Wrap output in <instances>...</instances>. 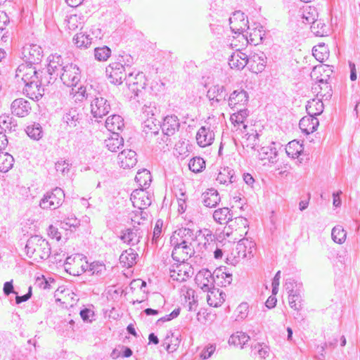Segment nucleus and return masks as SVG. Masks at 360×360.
<instances>
[{
  "label": "nucleus",
  "mask_w": 360,
  "mask_h": 360,
  "mask_svg": "<svg viewBox=\"0 0 360 360\" xmlns=\"http://www.w3.org/2000/svg\"><path fill=\"white\" fill-rule=\"evenodd\" d=\"M27 134L34 140H39L43 136L42 127L39 123H33L27 127Z\"/></svg>",
  "instance_id": "49"
},
{
  "label": "nucleus",
  "mask_w": 360,
  "mask_h": 360,
  "mask_svg": "<svg viewBox=\"0 0 360 360\" xmlns=\"http://www.w3.org/2000/svg\"><path fill=\"white\" fill-rule=\"evenodd\" d=\"M137 257L138 254L136 251L132 248H129L122 252L120 256V262L123 266L129 268L136 263Z\"/></svg>",
  "instance_id": "35"
},
{
  "label": "nucleus",
  "mask_w": 360,
  "mask_h": 360,
  "mask_svg": "<svg viewBox=\"0 0 360 360\" xmlns=\"http://www.w3.org/2000/svg\"><path fill=\"white\" fill-rule=\"evenodd\" d=\"M34 64L22 63L20 65L15 72V78L18 81H22L24 84L31 82L32 80L37 79L43 75L44 72H38Z\"/></svg>",
  "instance_id": "8"
},
{
  "label": "nucleus",
  "mask_w": 360,
  "mask_h": 360,
  "mask_svg": "<svg viewBox=\"0 0 360 360\" xmlns=\"http://www.w3.org/2000/svg\"><path fill=\"white\" fill-rule=\"evenodd\" d=\"M80 224V221L76 218L74 214H71L60 221V226L62 228L68 229V228L77 227Z\"/></svg>",
  "instance_id": "58"
},
{
  "label": "nucleus",
  "mask_w": 360,
  "mask_h": 360,
  "mask_svg": "<svg viewBox=\"0 0 360 360\" xmlns=\"http://www.w3.org/2000/svg\"><path fill=\"white\" fill-rule=\"evenodd\" d=\"M255 248V243L248 238L240 240L236 244H234L231 251L227 254L226 263L233 266L236 265L240 259L252 256Z\"/></svg>",
  "instance_id": "3"
},
{
  "label": "nucleus",
  "mask_w": 360,
  "mask_h": 360,
  "mask_svg": "<svg viewBox=\"0 0 360 360\" xmlns=\"http://www.w3.org/2000/svg\"><path fill=\"white\" fill-rule=\"evenodd\" d=\"M311 30L318 37H323L328 34L327 25L322 20H318V18L311 24Z\"/></svg>",
  "instance_id": "47"
},
{
  "label": "nucleus",
  "mask_w": 360,
  "mask_h": 360,
  "mask_svg": "<svg viewBox=\"0 0 360 360\" xmlns=\"http://www.w3.org/2000/svg\"><path fill=\"white\" fill-rule=\"evenodd\" d=\"M80 115L75 109H71L66 112L63 117V120L70 128H74L79 123Z\"/></svg>",
  "instance_id": "42"
},
{
  "label": "nucleus",
  "mask_w": 360,
  "mask_h": 360,
  "mask_svg": "<svg viewBox=\"0 0 360 360\" xmlns=\"http://www.w3.org/2000/svg\"><path fill=\"white\" fill-rule=\"evenodd\" d=\"M64 198V191L56 187L44 195L40 200L39 206L44 210H56L62 205Z\"/></svg>",
  "instance_id": "6"
},
{
  "label": "nucleus",
  "mask_w": 360,
  "mask_h": 360,
  "mask_svg": "<svg viewBox=\"0 0 360 360\" xmlns=\"http://www.w3.org/2000/svg\"><path fill=\"white\" fill-rule=\"evenodd\" d=\"M249 115V111L246 108H238L237 112L231 114L230 120L233 124H243Z\"/></svg>",
  "instance_id": "50"
},
{
  "label": "nucleus",
  "mask_w": 360,
  "mask_h": 360,
  "mask_svg": "<svg viewBox=\"0 0 360 360\" xmlns=\"http://www.w3.org/2000/svg\"><path fill=\"white\" fill-rule=\"evenodd\" d=\"M111 55V50L107 46L97 47L94 49L95 58L98 61H106Z\"/></svg>",
  "instance_id": "53"
},
{
  "label": "nucleus",
  "mask_w": 360,
  "mask_h": 360,
  "mask_svg": "<svg viewBox=\"0 0 360 360\" xmlns=\"http://www.w3.org/2000/svg\"><path fill=\"white\" fill-rule=\"evenodd\" d=\"M157 112V109L154 105H144L143 108V114L147 117V120L145 121V126L149 127H150V122H151L153 123V121L152 120L153 119V116L155 115V113Z\"/></svg>",
  "instance_id": "57"
},
{
  "label": "nucleus",
  "mask_w": 360,
  "mask_h": 360,
  "mask_svg": "<svg viewBox=\"0 0 360 360\" xmlns=\"http://www.w3.org/2000/svg\"><path fill=\"white\" fill-rule=\"evenodd\" d=\"M230 28L233 32L243 33L248 28V20L240 11H235L229 18Z\"/></svg>",
  "instance_id": "15"
},
{
  "label": "nucleus",
  "mask_w": 360,
  "mask_h": 360,
  "mask_svg": "<svg viewBox=\"0 0 360 360\" xmlns=\"http://www.w3.org/2000/svg\"><path fill=\"white\" fill-rule=\"evenodd\" d=\"M179 335H174L171 331L169 332L165 338L162 345L169 353H172L177 349L180 344Z\"/></svg>",
  "instance_id": "36"
},
{
  "label": "nucleus",
  "mask_w": 360,
  "mask_h": 360,
  "mask_svg": "<svg viewBox=\"0 0 360 360\" xmlns=\"http://www.w3.org/2000/svg\"><path fill=\"white\" fill-rule=\"evenodd\" d=\"M248 226V221L246 218L243 217H235L230 220V222L229 224V227L233 229H235L236 231L240 229H246Z\"/></svg>",
  "instance_id": "55"
},
{
  "label": "nucleus",
  "mask_w": 360,
  "mask_h": 360,
  "mask_svg": "<svg viewBox=\"0 0 360 360\" xmlns=\"http://www.w3.org/2000/svg\"><path fill=\"white\" fill-rule=\"evenodd\" d=\"M73 41L78 48L86 49L91 45L92 38L89 34L79 32L74 37Z\"/></svg>",
  "instance_id": "46"
},
{
  "label": "nucleus",
  "mask_w": 360,
  "mask_h": 360,
  "mask_svg": "<svg viewBox=\"0 0 360 360\" xmlns=\"http://www.w3.org/2000/svg\"><path fill=\"white\" fill-rule=\"evenodd\" d=\"M180 314V308H176L173 310L169 314H167L160 319H159L156 324L160 326L161 323H165L166 321H171L175 318H176Z\"/></svg>",
  "instance_id": "61"
},
{
  "label": "nucleus",
  "mask_w": 360,
  "mask_h": 360,
  "mask_svg": "<svg viewBox=\"0 0 360 360\" xmlns=\"http://www.w3.org/2000/svg\"><path fill=\"white\" fill-rule=\"evenodd\" d=\"M51 83L46 75H40V77L25 84L23 93L30 98L38 101L44 94L41 85Z\"/></svg>",
  "instance_id": "5"
},
{
  "label": "nucleus",
  "mask_w": 360,
  "mask_h": 360,
  "mask_svg": "<svg viewBox=\"0 0 360 360\" xmlns=\"http://www.w3.org/2000/svg\"><path fill=\"white\" fill-rule=\"evenodd\" d=\"M180 123L177 116L167 115L161 125L162 133L167 136L174 135L179 129Z\"/></svg>",
  "instance_id": "22"
},
{
  "label": "nucleus",
  "mask_w": 360,
  "mask_h": 360,
  "mask_svg": "<svg viewBox=\"0 0 360 360\" xmlns=\"http://www.w3.org/2000/svg\"><path fill=\"white\" fill-rule=\"evenodd\" d=\"M233 217V213L228 207H222L215 210L213 212L214 220L220 224H228Z\"/></svg>",
  "instance_id": "33"
},
{
  "label": "nucleus",
  "mask_w": 360,
  "mask_h": 360,
  "mask_svg": "<svg viewBox=\"0 0 360 360\" xmlns=\"http://www.w3.org/2000/svg\"><path fill=\"white\" fill-rule=\"evenodd\" d=\"M194 274L193 269L191 265L186 262H176L169 267L170 277L179 282L186 281Z\"/></svg>",
  "instance_id": "7"
},
{
  "label": "nucleus",
  "mask_w": 360,
  "mask_h": 360,
  "mask_svg": "<svg viewBox=\"0 0 360 360\" xmlns=\"http://www.w3.org/2000/svg\"><path fill=\"white\" fill-rule=\"evenodd\" d=\"M188 167L191 171L198 173L205 167V162L202 158L195 157L190 160Z\"/></svg>",
  "instance_id": "54"
},
{
  "label": "nucleus",
  "mask_w": 360,
  "mask_h": 360,
  "mask_svg": "<svg viewBox=\"0 0 360 360\" xmlns=\"http://www.w3.org/2000/svg\"><path fill=\"white\" fill-rule=\"evenodd\" d=\"M153 195H151L146 188H140L134 190L131 194V201L134 207L139 210L146 209L151 205Z\"/></svg>",
  "instance_id": "9"
},
{
  "label": "nucleus",
  "mask_w": 360,
  "mask_h": 360,
  "mask_svg": "<svg viewBox=\"0 0 360 360\" xmlns=\"http://www.w3.org/2000/svg\"><path fill=\"white\" fill-rule=\"evenodd\" d=\"M319 125V122L316 117L311 115L303 117L300 122L299 127L302 131L305 134H309L313 133L317 129Z\"/></svg>",
  "instance_id": "26"
},
{
  "label": "nucleus",
  "mask_w": 360,
  "mask_h": 360,
  "mask_svg": "<svg viewBox=\"0 0 360 360\" xmlns=\"http://www.w3.org/2000/svg\"><path fill=\"white\" fill-rule=\"evenodd\" d=\"M126 84L129 90L134 94V98L139 102V97L143 94L145 87L146 86V77L143 72H130L125 77Z\"/></svg>",
  "instance_id": "4"
},
{
  "label": "nucleus",
  "mask_w": 360,
  "mask_h": 360,
  "mask_svg": "<svg viewBox=\"0 0 360 360\" xmlns=\"http://www.w3.org/2000/svg\"><path fill=\"white\" fill-rule=\"evenodd\" d=\"M238 313L236 320H243L247 317L248 314V304L247 303H241L236 309Z\"/></svg>",
  "instance_id": "60"
},
{
  "label": "nucleus",
  "mask_w": 360,
  "mask_h": 360,
  "mask_svg": "<svg viewBox=\"0 0 360 360\" xmlns=\"http://www.w3.org/2000/svg\"><path fill=\"white\" fill-rule=\"evenodd\" d=\"M248 101V96L244 90H235L229 97L228 104L231 108H239L245 105Z\"/></svg>",
  "instance_id": "24"
},
{
  "label": "nucleus",
  "mask_w": 360,
  "mask_h": 360,
  "mask_svg": "<svg viewBox=\"0 0 360 360\" xmlns=\"http://www.w3.org/2000/svg\"><path fill=\"white\" fill-rule=\"evenodd\" d=\"M62 58L60 56L52 55L49 57V63L47 67L46 72H44V75L50 76V81L51 79L56 77L59 75L63 68Z\"/></svg>",
  "instance_id": "20"
},
{
  "label": "nucleus",
  "mask_w": 360,
  "mask_h": 360,
  "mask_svg": "<svg viewBox=\"0 0 360 360\" xmlns=\"http://www.w3.org/2000/svg\"><path fill=\"white\" fill-rule=\"evenodd\" d=\"M171 244L174 247L172 257L175 262H186L195 254L193 245H182L176 243Z\"/></svg>",
  "instance_id": "12"
},
{
  "label": "nucleus",
  "mask_w": 360,
  "mask_h": 360,
  "mask_svg": "<svg viewBox=\"0 0 360 360\" xmlns=\"http://www.w3.org/2000/svg\"><path fill=\"white\" fill-rule=\"evenodd\" d=\"M106 270L105 265L101 262H94L89 264L87 271L90 272L92 275L101 276Z\"/></svg>",
  "instance_id": "56"
},
{
  "label": "nucleus",
  "mask_w": 360,
  "mask_h": 360,
  "mask_svg": "<svg viewBox=\"0 0 360 360\" xmlns=\"http://www.w3.org/2000/svg\"><path fill=\"white\" fill-rule=\"evenodd\" d=\"M105 144L109 150L116 152L123 145V139L116 133L115 134H112L110 138L105 140Z\"/></svg>",
  "instance_id": "48"
},
{
  "label": "nucleus",
  "mask_w": 360,
  "mask_h": 360,
  "mask_svg": "<svg viewBox=\"0 0 360 360\" xmlns=\"http://www.w3.org/2000/svg\"><path fill=\"white\" fill-rule=\"evenodd\" d=\"M219 193L214 188L208 189L202 194V202L207 207H214L220 202Z\"/></svg>",
  "instance_id": "32"
},
{
  "label": "nucleus",
  "mask_w": 360,
  "mask_h": 360,
  "mask_svg": "<svg viewBox=\"0 0 360 360\" xmlns=\"http://www.w3.org/2000/svg\"><path fill=\"white\" fill-rule=\"evenodd\" d=\"M270 354V349L268 345L264 343L255 342L251 345V356L255 359H264Z\"/></svg>",
  "instance_id": "31"
},
{
  "label": "nucleus",
  "mask_w": 360,
  "mask_h": 360,
  "mask_svg": "<svg viewBox=\"0 0 360 360\" xmlns=\"http://www.w3.org/2000/svg\"><path fill=\"white\" fill-rule=\"evenodd\" d=\"M323 103L318 98L309 101L306 105V110L309 115L316 117L321 115L323 111Z\"/></svg>",
  "instance_id": "38"
},
{
  "label": "nucleus",
  "mask_w": 360,
  "mask_h": 360,
  "mask_svg": "<svg viewBox=\"0 0 360 360\" xmlns=\"http://www.w3.org/2000/svg\"><path fill=\"white\" fill-rule=\"evenodd\" d=\"M197 237L193 230L188 228H181L173 233L170 238V243H176L177 244L180 243L182 245H193Z\"/></svg>",
  "instance_id": "13"
},
{
  "label": "nucleus",
  "mask_w": 360,
  "mask_h": 360,
  "mask_svg": "<svg viewBox=\"0 0 360 360\" xmlns=\"http://www.w3.org/2000/svg\"><path fill=\"white\" fill-rule=\"evenodd\" d=\"M302 301V296L297 297L292 295L291 297H288V302L290 307L294 310L299 311L300 307V303Z\"/></svg>",
  "instance_id": "64"
},
{
  "label": "nucleus",
  "mask_w": 360,
  "mask_h": 360,
  "mask_svg": "<svg viewBox=\"0 0 360 360\" xmlns=\"http://www.w3.org/2000/svg\"><path fill=\"white\" fill-rule=\"evenodd\" d=\"M11 110L13 115L24 117L30 113L31 105L27 100L22 98H17L11 103Z\"/></svg>",
  "instance_id": "19"
},
{
  "label": "nucleus",
  "mask_w": 360,
  "mask_h": 360,
  "mask_svg": "<svg viewBox=\"0 0 360 360\" xmlns=\"http://www.w3.org/2000/svg\"><path fill=\"white\" fill-rule=\"evenodd\" d=\"M248 56L246 53L238 50L233 52L229 58V65L232 69L243 70L248 64Z\"/></svg>",
  "instance_id": "23"
},
{
  "label": "nucleus",
  "mask_w": 360,
  "mask_h": 360,
  "mask_svg": "<svg viewBox=\"0 0 360 360\" xmlns=\"http://www.w3.org/2000/svg\"><path fill=\"white\" fill-rule=\"evenodd\" d=\"M85 20V16L82 15L81 13L71 15L67 20V27L70 30H75L79 27L82 29Z\"/></svg>",
  "instance_id": "40"
},
{
  "label": "nucleus",
  "mask_w": 360,
  "mask_h": 360,
  "mask_svg": "<svg viewBox=\"0 0 360 360\" xmlns=\"http://www.w3.org/2000/svg\"><path fill=\"white\" fill-rule=\"evenodd\" d=\"M259 159L269 163L274 164L277 162V150L275 143H272L271 146H262L257 149Z\"/></svg>",
  "instance_id": "25"
},
{
  "label": "nucleus",
  "mask_w": 360,
  "mask_h": 360,
  "mask_svg": "<svg viewBox=\"0 0 360 360\" xmlns=\"http://www.w3.org/2000/svg\"><path fill=\"white\" fill-rule=\"evenodd\" d=\"M110 104L100 94L96 95L91 103V112L94 117H103L110 110Z\"/></svg>",
  "instance_id": "11"
},
{
  "label": "nucleus",
  "mask_w": 360,
  "mask_h": 360,
  "mask_svg": "<svg viewBox=\"0 0 360 360\" xmlns=\"http://www.w3.org/2000/svg\"><path fill=\"white\" fill-rule=\"evenodd\" d=\"M70 164L65 160L58 161L56 163V169L63 175L68 174L70 172Z\"/></svg>",
  "instance_id": "59"
},
{
  "label": "nucleus",
  "mask_w": 360,
  "mask_h": 360,
  "mask_svg": "<svg viewBox=\"0 0 360 360\" xmlns=\"http://www.w3.org/2000/svg\"><path fill=\"white\" fill-rule=\"evenodd\" d=\"M249 340V335L243 332L238 331L231 335L229 339V344L234 346H239L240 348H243Z\"/></svg>",
  "instance_id": "41"
},
{
  "label": "nucleus",
  "mask_w": 360,
  "mask_h": 360,
  "mask_svg": "<svg viewBox=\"0 0 360 360\" xmlns=\"http://www.w3.org/2000/svg\"><path fill=\"white\" fill-rule=\"evenodd\" d=\"M248 64L250 70L255 73L261 72L264 70L266 64V57L264 53H254L248 57Z\"/></svg>",
  "instance_id": "29"
},
{
  "label": "nucleus",
  "mask_w": 360,
  "mask_h": 360,
  "mask_svg": "<svg viewBox=\"0 0 360 360\" xmlns=\"http://www.w3.org/2000/svg\"><path fill=\"white\" fill-rule=\"evenodd\" d=\"M214 140V133L211 126H202L196 134L197 143L200 147L210 146Z\"/></svg>",
  "instance_id": "17"
},
{
  "label": "nucleus",
  "mask_w": 360,
  "mask_h": 360,
  "mask_svg": "<svg viewBox=\"0 0 360 360\" xmlns=\"http://www.w3.org/2000/svg\"><path fill=\"white\" fill-rule=\"evenodd\" d=\"M120 239L129 245H137L142 238L143 231L138 227L126 229L122 231Z\"/></svg>",
  "instance_id": "18"
},
{
  "label": "nucleus",
  "mask_w": 360,
  "mask_h": 360,
  "mask_svg": "<svg viewBox=\"0 0 360 360\" xmlns=\"http://www.w3.org/2000/svg\"><path fill=\"white\" fill-rule=\"evenodd\" d=\"M118 163L124 169H129L137 162L136 153L131 149L123 150L117 156Z\"/></svg>",
  "instance_id": "21"
},
{
  "label": "nucleus",
  "mask_w": 360,
  "mask_h": 360,
  "mask_svg": "<svg viewBox=\"0 0 360 360\" xmlns=\"http://www.w3.org/2000/svg\"><path fill=\"white\" fill-rule=\"evenodd\" d=\"M318 13L315 8H306L302 14V22L305 24H311L316 18H318Z\"/></svg>",
  "instance_id": "51"
},
{
  "label": "nucleus",
  "mask_w": 360,
  "mask_h": 360,
  "mask_svg": "<svg viewBox=\"0 0 360 360\" xmlns=\"http://www.w3.org/2000/svg\"><path fill=\"white\" fill-rule=\"evenodd\" d=\"M25 250L27 256L36 262L47 259L51 254L49 242L37 235L32 236L27 240Z\"/></svg>",
  "instance_id": "2"
},
{
  "label": "nucleus",
  "mask_w": 360,
  "mask_h": 360,
  "mask_svg": "<svg viewBox=\"0 0 360 360\" xmlns=\"http://www.w3.org/2000/svg\"><path fill=\"white\" fill-rule=\"evenodd\" d=\"M18 123L15 119L7 114L0 116V128L5 132L15 131L18 129Z\"/></svg>",
  "instance_id": "37"
},
{
  "label": "nucleus",
  "mask_w": 360,
  "mask_h": 360,
  "mask_svg": "<svg viewBox=\"0 0 360 360\" xmlns=\"http://www.w3.org/2000/svg\"><path fill=\"white\" fill-rule=\"evenodd\" d=\"M135 181L141 188H147L152 181L150 172L146 169L139 170L135 176Z\"/></svg>",
  "instance_id": "39"
},
{
  "label": "nucleus",
  "mask_w": 360,
  "mask_h": 360,
  "mask_svg": "<svg viewBox=\"0 0 360 360\" xmlns=\"http://www.w3.org/2000/svg\"><path fill=\"white\" fill-rule=\"evenodd\" d=\"M346 236L347 233L341 226H335L332 229V239L338 244H342L345 241Z\"/></svg>",
  "instance_id": "52"
},
{
  "label": "nucleus",
  "mask_w": 360,
  "mask_h": 360,
  "mask_svg": "<svg viewBox=\"0 0 360 360\" xmlns=\"http://www.w3.org/2000/svg\"><path fill=\"white\" fill-rule=\"evenodd\" d=\"M216 349V345L213 344L208 345L201 352L200 357L203 359L210 358Z\"/></svg>",
  "instance_id": "63"
},
{
  "label": "nucleus",
  "mask_w": 360,
  "mask_h": 360,
  "mask_svg": "<svg viewBox=\"0 0 360 360\" xmlns=\"http://www.w3.org/2000/svg\"><path fill=\"white\" fill-rule=\"evenodd\" d=\"M72 264V266L68 267L66 271L73 276H79L87 271L89 268V262L86 260V257L82 255L77 257L76 262Z\"/></svg>",
  "instance_id": "27"
},
{
  "label": "nucleus",
  "mask_w": 360,
  "mask_h": 360,
  "mask_svg": "<svg viewBox=\"0 0 360 360\" xmlns=\"http://www.w3.org/2000/svg\"><path fill=\"white\" fill-rule=\"evenodd\" d=\"M286 153L289 157L297 158L303 150V146L297 141L289 142L285 148Z\"/></svg>",
  "instance_id": "45"
},
{
  "label": "nucleus",
  "mask_w": 360,
  "mask_h": 360,
  "mask_svg": "<svg viewBox=\"0 0 360 360\" xmlns=\"http://www.w3.org/2000/svg\"><path fill=\"white\" fill-rule=\"evenodd\" d=\"M58 76L65 85L72 87L71 94H75L77 100L82 101L84 98H88L85 87L80 86L75 89L80 80L79 69L76 65L68 63L64 65Z\"/></svg>",
  "instance_id": "1"
},
{
  "label": "nucleus",
  "mask_w": 360,
  "mask_h": 360,
  "mask_svg": "<svg viewBox=\"0 0 360 360\" xmlns=\"http://www.w3.org/2000/svg\"><path fill=\"white\" fill-rule=\"evenodd\" d=\"M236 180V176L233 169L228 167L221 168L216 179L219 184L223 185H229L235 182Z\"/></svg>",
  "instance_id": "30"
},
{
  "label": "nucleus",
  "mask_w": 360,
  "mask_h": 360,
  "mask_svg": "<svg viewBox=\"0 0 360 360\" xmlns=\"http://www.w3.org/2000/svg\"><path fill=\"white\" fill-rule=\"evenodd\" d=\"M163 225V221L160 219H158L154 227L153 235V242L157 243V240L160 237L162 234V228Z\"/></svg>",
  "instance_id": "62"
},
{
  "label": "nucleus",
  "mask_w": 360,
  "mask_h": 360,
  "mask_svg": "<svg viewBox=\"0 0 360 360\" xmlns=\"http://www.w3.org/2000/svg\"><path fill=\"white\" fill-rule=\"evenodd\" d=\"M195 281L196 284L205 292H210L214 287V276L212 272L203 269L196 274Z\"/></svg>",
  "instance_id": "16"
},
{
  "label": "nucleus",
  "mask_w": 360,
  "mask_h": 360,
  "mask_svg": "<svg viewBox=\"0 0 360 360\" xmlns=\"http://www.w3.org/2000/svg\"><path fill=\"white\" fill-rule=\"evenodd\" d=\"M312 53L315 58L319 62H323L329 56V50L324 44H319L314 46Z\"/></svg>",
  "instance_id": "44"
},
{
  "label": "nucleus",
  "mask_w": 360,
  "mask_h": 360,
  "mask_svg": "<svg viewBox=\"0 0 360 360\" xmlns=\"http://www.w3.org/2000/svg\"><path fill=\"white\" fill-rule=\"evenodd\" d=\"M106 75L110 82L114 84H121L122 80L127 77L124 73L125 69L121 62H114L106 68Z\"/></svg>",
  "instance_id": "10"
},
{
  "label": "nucleus",
  "mask_w": 360,
  "mask_h": 360,
  "mask_svg": "<svg viewBox=\"0 0 360 360\" xmlns=\"http://www.w3.org/2000/svg\"><path fill=\"white\" fill-rule=\"evenodd\" d=\"M124 127V120L119 115H113L110 117H108L105 120V127L113 134L115 133L119 134V132L122 131Z\"/></svg>",
  "instance_id": "28"
},
{
  "label": "nucleus",
  "mask_w": 360,
  "mask_h": 360,
  "mask_svg": "<svg viewBox=\"0 0 360 360\" xmlns=\"http://www.w3.org/2000/svg\"><path fill=\"white\" fill-rule=\"evenodd\" d=\"M14 158L8 153H0V172L6 173L13 166Z\"/></svg>",
  "instance_id": "43"
},
{
  "label": "nucleus",
  "mask_w": 360,
  "mask_h": 360,
  "mask_svg": "<svg viewBox=\"0 0 360 360\" xmlns=\"http://www.w3.org/2000/svg\"><path fill=\"white\" fill-rule=\"evenodd\" d=\"M207 98L212 102L220 103L226 101V94L223 86L215 85L209 89Z\"/></svg>",
  "instance_id": "34"
},
{
  "label": "nucleus",
  "mask_w": 360,
  "mask_h": 360,
  "mask_svg": "<svg viewBox=\"0 0 360 360\" xmlns=\"http://www.w3.org/2000/svg\"><path fill=\"white\" fill-rule=\"evenodd\" d=\"M22 54L25 62L29 64H38L43 57V51L37 44H27L22 49Z\"/></svg>",
  "instance_id": "14"
}]
</instances>
